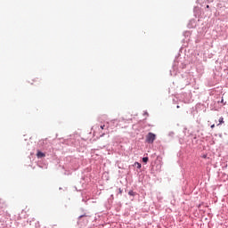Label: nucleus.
<instances>
[{
	"label": "nucleus",
	"mask_w": 228,
	"mask_h": 228,
	"mask_svg": "<svg viewBox=\"0 0 228 228\" xmlns=\"http://www.w3.org/2000/svg\"><path fill=\"white\" fill-rule=\"evenodd\" d=\"M224 118L221 117L220 118H219V123L217 124V126H222V124H224Z\"/></svg>",
	"instance_id": "nucleus-3"
},
{
	"label": "nucleus",
	"mask_w": 228,
	"mask_h": 228,
	"mask_svg": "<svg viewBox=\"0 0 228 228\" xmlns=\"http://www.w3.org/2000/svg\"><path fill=\"white\" fill-rule=\"evenodd\" d=\"M214 127H215V124L211 126V129H214Z\"/></svg>",
	"instance_id": "nucleus-8"
},
{
	"label": "nucleus",
	"mask_w": 228,
	"mask_h": 228,
	"mask_svg": "<svg viewBox=\"0 0 228 228\" xmlns=\"http://www.w3.org/2000/svg\"><path fill=\"white\" fill-rule=\"evenodd\" d=\"M154 140H156V134L151 132L148 133L146 135V142L147 143H154Z\"/></svg>",
	"instance_id": "nucleus-1"
},
{
	"label": "nucleus",
	"mask_w": 228,
	"mask_h": 228,
	"mask_svg": "<svg viewBox=\"0 0 228 228\" xmlns=\"http://www.w3.org/2000/svg\"><path fill=\"white\" fill-rule=\"evenodd\" d=\"M137 165H138V168H142V164L137 163Z\"/></svg>",
	"instance_id": "nucleus-7"
},
{
	"label": "nucleus",
	"mask_w": 228,
	"mask_h": 228,
	"mask_svg": "<svg viewBox=\"0 0 228 228\" xmlns=\"http://www.w3.org/2000/svg\"><path fill=\"white\" fill-rule=\"evenodd\" d=\"M128 195H131L132 197H134L135 193H134V191H130L128 192Z\"/></svg>",
	"instance_id": "nucleus-5"
},
{
	"label": "nucleus",
	"mask_w": 228,
	"mask_h": 228,
	"mask_svg": "<svg viewBox=\"0 0 228 228\" xmlns=\"http://www.w3.org/2000/svg\"><path fill=\"white\" fill-rule=\"evenodd\" d=\"M37 157L38 159H40V158H45V154L44 152H42V151H37Z\"/></svg>",
	"instance_id": "nucleus-2"
},
{
	"label": "nucleus",
	"mask_w": 228,
	"mask_h": 228,
	"mask_svg": "<svg viewBox=\"0 0 228 228\" xmlns=\"http://www.w3.org/2000/svg\"><path fill=\"white\" fill-rule=\"evenodd\" d=\"M100 127H101L102 129H104V127H106V126H105V125H102Z\"/></svg>",
	"instance_id": "nucleus-6"
},
{
	"label": "nucleus",
	"mask_w": 228,
	"mask_h": 228,
	"mask_svg": "<svg viewBox=\"0 0 228 228\" xmlns=\"http://www.w3.org/2000/svg\"><path fill=\"white\" fill-rule=\"evenodd\" d=\"M142 161L143 163H147L149 161V158L148 157L142 158Z\"/></svg>",
	"instance_id": "nucleus-4"
},
{
	"label": "nucleus",
	"mask_w": 228,
	"mask_h": 228,
	"mask_svg": "<svg viewBox=\"0 0 228 228\" xmlns=\"http://www.w3.org/2000/svg\"><path fill=\"white\" fill-rule=\"evenodd\" d=\"M221 102H224V100H221Z\"/></svg>",
	"instance_id": "nucleus-9"
},
{
	"label": "nucleus",
	"mask_w": 228,
	"mask_h": 228,
	"mask_svg": "<svg viewBox=\"0 0 228 228\" xmlns=\"http://www.w3.org/2000/svg\"><path fill=\"white\" fill-rule=\"evenodd\" d=\"M119 193H122V191H119Z\"/></svg>",
	"instance_id": "nucleus-10"
}]
</instances>
